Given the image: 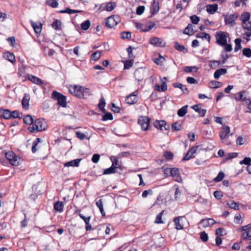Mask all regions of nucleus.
Returning <instances> with one entry per match:
<instances>
[{"instance_id": "1", "label": "nucleus", "mask_w": 251, "mask_h": 251, "mask_svg": "<svg viewBox=\"0 0 251 251\" xmlns=\"http://www.w3.org/2000/svg\"><path fill=\"white\" fill-rule=\"evenodd\" d=\"M69 92L73 96L80 99H87L91 95L89 88L76 84L70 85L68 87Z\"/></svg>"}, {"instance_id": "2", "label": "nucleus", "mask_w": 251, "mask_h": 251, "mask_svg": "<svg viewBox=\"0 0 251 251\" xmlns=\"http://www.w3.org/2000/svg\"><path fill=\"white\" fill-rule=\"evenodd\" d=\"M46 123L43 120L38 119L28 127V130L31 132L42 131L47 128Z\"/></svg>"}, {"instance_id": "3", "label": "nucleus", "mask_w": 251, "mask_h": 251, "mask_svg": "<svg viewBox=\"0 0 251 251\" xmlns=\"http://www.w3.org/2000/svg\"><path fill=\"white\" fill-rule=\"evenodd\" d=\"M6 158L13 166H18L19 164L20 158L12 151L6 152L5 154Z\"/></svg>"}, {"instance_id": "4", "label": "nucleus", "mask_w": 251, "mask_h": 251, "mask_svg": "<svg viewBox=\"0 0 251 251\" xmlns=\"http://www.w3.org/2000/svg\"><path fill=\"white\" fill-rule=\"evenodd\" d=\"M228 33L223 31H219L216 33V39L217 44L221 46H224L227 43V38Z\"/></svg>"}, {"instance_id": "5", "label": "nucleus", "mask_w": 251, "mask_h": 251, "mask_svg": "<svg viewBox=\"0 0 251 251\" xmlns=\"http://www.w3.org/2000/svg\"><path fill=\"white\" fill-rule=\"evenodd\" d=\"M224 21L225 24L233 26L236 25V20H237L238 15L237 13L230 14L228 15H224Z\"/></svg>"}, {"instance_id": "6", "label": "nucleus", "mask_w": 251, "mask_h": 251, "mask_svg": "<svg viewBox=\"0 0 251 251\" xmlns=\"http://www.w3.org/2000/svg\"><path fill=\"white\" fill-rule=\"evenodd\" d=\"M52 97L53 99L57 100L58 104L59 105L62 107H66V100L65 96L56 91H53L52 94Z\"/></svg>"}, {"instance_id": "7", "label": "nucleus", "mask_w": 251, "mask_h": 251, "mask_svg": "<svg viewBox=\"0 0 251 251\" xmlns=\"http://www.w3.org/2000/svg\"><path fill=\"white\" fill-rule=\"evenodd\" d=\"M120 22V17L118 16L113 15L107 18L106 25L109 28H112L116 26Z\"/></svg>"}, {"instance_id": "8", "label": "nucleus", "mask_w": 251, "mask_h": 251, "mask_svg": "<svg viewBox=\"0 0 251 251\" xmlns=\"http://www.w3.org/2000/svg\"><path fill=\"white\" fill-rule=\"evenodd\" d=\"M242 28L246 30L244 33V38L248 41L251 37V21H250L241 24Z\"/></svg>"}, {"instance_id": "9", "label": "nucleus", "mask_w": 251, "mask_h": 251, "mask_svg": "<svg viewBox=\"0 0 251 251\" xmlns=\"http://www.w3.org/2000/svg\"><path fill=\"white\" fill-rule=\"evenodd\" d=\"M230 131V127L228 126H224L222 128L219 132V136L222 143H226V140L228 138Z\"/></svg>"}, {"instance_id": "10", "label": "nucleus", "mask_w": 251, "mask_h": 251, "mask_svg": "<svg viewBox=\"0 0 251 251\" xmlns=\"http://www.w3.org/2000/svg\"><path fill=\"white\" fill-rule=\"evenodd\" d=\"M154 126L161 130H167L170 128L169 125L164 120H156L153 123Z\"/></svg>"}, {"instance_id": "11", "label": "nucleus", "mask_w": 251, "mask_h": 251, "mask_svg": "<svg viewBox=\"0 0 251 251\" xmlns=\"http://www.w3.org/2000/svg\"><path fill=\"white\" fill-rule=\"evenodd\" d=\"M245 91L240 92L235 96V99L237 101H242L245 103L247 105H251V100L250 99L247 98L244 96L245 94Z\"/></svg>"}, {"instance_id": "12", "label": "nucleus", "mask_w": 251, "mask_h": 251, "mask_svg": "<svg viewBox=\"0 0 251 251\" xmlns=\"http://www.w3.org/2000/svg\"><path fill=\"white\" fill-rule=\"evenodd\" d=\"M138 124L141 126L143 130H147L150 124L149 119L146 116H141L138 119Z\"/></svg>"}, {"instance_id": "13", "label": "nucleus", "mask_w": 251, "mask_h": 251, "mask_svg": "<svg viewBox=\"0 0 251 251\" xmlns=\"http://www.w3.org/2000/svg\"><path fill=\"white\" fill-rule=\"evenodd\" d=\"M198 146H193L191 148L182 160L184 161L188 160L191 158H194L195 157V154L198 151Z\"/></svg>"}, {"instance_id": "14", "label": "nucleus", "mask_w": 251, "mask_h": 251, "mask_svg": "<svg viewBox=\"0 0 251 251\" xmlns=\"http://www.w3.org/2000/svg\"><path fill=\"white\" fill-rule=\"evenodd\" d=\"M216 223L215 221L212 218H205L202 219L199 223L203 228L210 227Z\"/></svg>"}, {"instance_id": "15", "label": "nucleus", "mask_w": 251, "mask_h": 251, "mask_svg": "<svg viewBox=\"0 0 251 251\" xmlns=\"http://www.w3.org/2000/svg\"><path fill=\"white\" fill-rule=\"evenodd\" d=\"M150 43L157 47H162L165 45V42L162 39L155 37L151 38Z\"/></svg>"}, {"instance_id": "16", "label": "nucleus", "mask_w": 251, "mask_h": 251, "mask_svg": "<svg viewBox=\"0 0 251 251\" xmlns=\"http://www.w3.org/2000/svg\"><path fill=\"white\" fill-rule=\"evenodd\" d=\"M138 101L137 92H134L130 94L126 99V103L128 104H133Z\"/></svg>"}, {"instance_id": "17", "label": "nucleus", "mask_w": 251, "mask_h": 251, "mask_svg": "<svg viewBox=\"0 0 251 251\" xmlns=\"http://www.w3.org/2000/svg\"><path fill=\"white\" fill-rule=\"evenodd\" d=\"M184 220V219L182 217H178L174 219V222L177 230H181L183 228Z\"/></svg>"}, {"instance_id": "18", "label": "nucleus", "mask_w": 251, "mask_h": 251, "mask_svg": "<svg viewBox=\"0 0 251 251\" xmlns=\"http://www.w3.org/2000/svg\"><path fill=\"white\" fill-rule=\"evenodd\" d=\"M170 176L173 177L175 181L178 182H182V179L180 176L179 170L177 168H173Z\"/></svg>"}, {"instance_id": "19", "label": "nucleus", "mask_w": 251, "mask_h": 251, "mask_svg": "<svg viewBox=\"0 0 251 251\" xmlns=\"http://www.w3.org/2000/svg\"><path fill=\"white\" fill-rule=\"evenodd\" d=\"M26 78L33 83L37 85H40L44 83L43 81L40 78L32 75L27 74Z\"/></svg>"}, {"instance_id": "20", "label": "nucleus", "mask_w": 251, "mask_h": 251, "mask_svg": "<svg viewBox=\"0 0 251 251\" xmlns=\"http://www.w3.org/2000/svg\"><path fill=\"white\" fill-rule=\"evenodd\" d=\"M30 22L35 33L36 34L40 33L42 30V24L40 22L36 23L32 20H31Z\"/></svg>"}, {"instance_id": "21", "label": "nucleus", "mask_w": 251, "mask_h": 251, "mask_svg": "<svg viewBox=\"0 0 251 251\" xmlns=\"http://www.w3.org/2000/svg\"><path fill=\"white\" fill-rule=\"evenodd\" d=\"M145 71L142 68L137 69L134 73V75L138 81L142 80L144 76Z\"/></svg>"}, {"instance_id": "22", "label": "nucleus", "mask_w": 251, "mask_h": 251, "mask_svg": "<svg viewBox=\"0 0 251 251\" xmlns=\"http://www.w3.org/2000/svg\"><path fill=\"white\" fill-rule=\"evenodd\" d=\"M191 108L198 112L201 117H204L206 114V110L205 109H202L199 104L193 105Z\"/></svg>"}, {"instance_id": "23", "label": "nucleus", "mask_w": 251, "mask_h": 251, "mask_svg": "<svg viewBox=\"0 0 251 251\" xmlns=\"http://www.w3.org/2000/svg\"><path fill=\"white\" fill-rule=\"evenodd\" d=\"M251 15L248 12L243 13L240 17V20L241 21V24L250 21Z\"/></svg>"}, {"instance_id": "24", "label": "nucleus", "mask_w": 251, "mask_h": 251, "mask_svg": "<svg viewBox=\"0 0 251 251\" xmlns=\"http://www.w3.org/2000/svg\"><path fill=\"white\" fill-rule=\"evenodd\" d=\"M218 9V4H208L206 6V10L207 12L211 14H213Z\"/></svg>"}, {"instance_id": "25", "label": "nucleus", "mask_w": 251, "mask_h": 251, "mask_svg": "<svg viewBox=\"0 0 251 251\" xmlns=\"http://www.w3.org/2000/svg\"><path fill=\"white\" fill-rule=\"evenodd\" d=\"M226 73L227 70L225 68L217 70L214 74V77L215 79H218L220 76L226 74Z\"/></svg>"}, {"instance_id": "26", "label": "nucleus", "mask_w": 251, "mask_h": 251, "mask_svg": "<svg viewBox=\"0 0 251 251\" xmlns=\"http://www.w3.org/2000/svg\"><path fill=\"white\" fill-rule=\"evenodd\" d=\"M80 160V159H74L66 163L64 166L66 167H78Z\"/></svg>"}, {"instance_id": "27", "label": "nucleus", "mask_w": 251, "mask_h": 251, "mask_svg": "<svg viewBox=\"0 0 251 251\" xmlns=\"http://www.w3.org/2000/svg\"><path fill=\"white\" fill-rule=\"evenodd\" d=\"M3 57L11 62V63H14L15 62V57L14 55L12 53L9 52H5L3 54Z\"/></svg>"}, {"instance_id": "28", "label": "nucleus", "mask_w": 251, "mask_h": 251, "mask_svg": "<svg viewBox=\"0 0 251 251\" xmlns=\"http://www.w3.org/2000/svg\"><path fill=\"white\" fill-rule=\"evenodd\" d=\"M155 89L159 92H164L167 89V85L166 82L162 81L161 85L156 84L155 86Z\"/></svg>"}, {"instance_id": "29", "label": "nucleus", "mask_w": 251, "mask_h": 251, "mask_svg": "<svg viewBox=\"0 0 251 251\" xmlns=\"http://www.w3.org/2000/svg\"><path fill=\"white\" fill-rule=\"evenodd\" d=\"M29 97L28 95H25L22 100V106L25 109H28L29 108Z\"/></svg>"}, {"instance_id": "30", "label": "nucleus", "mask_w": 251, "mask_h": 251, "mask_svg": "<svg viewBox=\"0 0 251 251\" xmlns=\"http://www.w3.org/2000/svg\"><path fill=\"white\" fill-rule=\"evenodd\" d=\"M194 26L191 24H189L188 26L185 28L183 33L184 34L191 35H193L194 33Z\"/></svg>"}, {"instance_id": "31", "label": "nucleus", "mask_w": 251, "mask_h": 251, "mask_svg": "<svg viewBox=\"0 0 251 251\" xmlns=\"http://www.w3.org/2000/svg\"><path fill=\"white\" fill-rule=\"evenodd\" d=\"M221 82L218 81H211L208 84V86L210 88L216 89L221 87Z\"/></svg>"}, {"instance_id": "32", "label": "nucleus", "mask_w": 251, "mask_h": 251, "mask_svg": "<svg viewBox=\"0 0 251 251\" xmlns=\"http://www.w3.org/2000/svg\"><path fill=\"white\" fill-rule=\"evenodd\" d=\"M151 10L152 14H154L157 12L159 10L158 3L155 2V0H153L151 5Z\"/></svg>"}, {"instance_id": "33", "label": "nucleus", "mask_w": 251, "mask_h": 251, "mask_svg": "<svg viewBox=\"0 0 251 251\" xmlns=\"http://www.w3.org/2000/svg\"><path fill=\"white\" fill-rule=\"evenodd\" d=\"M208 64L211 69H214L221 65V61L217 60H211L209 61Z\"/></svg>"}, {"instance_id": "34", "label": "nucleus", "mask_w": 251, "mask_h": 251, "mask_svg": "<svg viewBox=\"0 0 251 251\" xmlns=\"http://www.w3.org/2000/svg\"><path fill=\"white\" fill-rule=\"evenodd\" d=\"M54 209L59 212H61L63 210V204L62 202L57 201L54 204Z\"/></svg>"}, {"instance_id": "35", "label": "nucleus", "mask_w": 251, "mask_h": 251, "mask_svg": "<svg viewBox=\"0 0 251 251\" xmlns=\"http://www.w3.org/2000/svg\"><path fill=\"white\" fill-rule=\"evenodd\" d=\"M96 205L99 207L102 216L103 217L105 216V212H104V210L103 208V204L101 200H99L98 201H97Z\"/></svg>"}, {"instance_id": "36", "label": "nucleus", "mask_w": 251, "mask_h": 251, "mask_svg": "<svg viewBox=\"0 0 251 251\" xmlns=\"http://www.w3.org/2000/svg\"><path fill=\"white\" fill-rule=\"evenodd\" d=\"M188 105H185L179 109L177 111V114L179 117L184 116L187 112Z\"/></svg>"}, {"instance_id": "37", "label": "nucleus", "mask_w": 251, "mask_h": 251, "mask_svg": "<svg viewBox=\"0 0 251 251\" xmlns=\"http://www.w3.org/2000/svg\"><path fill=\"white\" fill-rule=\"evenodd\" d=\"M174 86L175 87L180 89L184 93H188V89L185 87V86L180 83H176L174 84Z\"/></svg>"}, {"instance_id": "38", "label": "nucleus", "mask_w": 251, "mask_h": 251, "mask_svg": "<svg viewBox=\"0 0 251 251\" xmlns=\"http://www.w3.org/2000/svg\"><path fill=\"white\" fill-rule=\"evenodd\" d=\"M1 116L5 119H9L11 118V112L8 110H3L0 112Z\"/></svg>"}, {"instance_id": "39", "label": "nucleus", "mask_w": 251, "mask_h": 251, "mask_svg": "<svg viewBox=\"0 0 251 251\" xmlns=\"http://www.w3.org/2000/svg\"><path fill=\"white\" fill-rule=\"evenodd\" d=\"M154 24L153 23H148L144 25V28H143V31L147 32L151 30L154 26Z\"/></svg>"}, {"instance_id": "40", "label": "nucleus", "mask_w": 251, "mask_h": 251, "mask_svg": "<svg viewBox=\"0 0 251 251\" xmlns=\"http://www.w3.org/2000/svg\"><path fill=\"white\" fill-rule=\"evenodd\" d=\"M235 46L234 48V51L236 52L242 48L241 44V39L240 38H237L234 41Z\"/></svg>"}, {"instance_id": "41", "label": "nucleus", "mask_w": 251, "mask_h": 251, "mask_svg": "<svg viewBox=\"0 0 251 251\" xmlns=\"http://www.w3.org/2000/svg\"><path fill=\"white\" fill-rule=\"evenodd\" d=\"M247 141L246 136H239L236 140V143L238 145H242L244 144Z\"/></svg>"}, {"instance_id": "42", "label": "nucleus", "mask_w": 251, "mask_h": 251, "mask_svg": "<svg viewBox=\"0 0 251 251\" xmlns=\"http://www.w3.org/2000/svg\"><path fill=\"white\" fill-rule=\"evenodd\" d=\"M242 238L244 239H248L251 244V231L244 232L242 233Z\"/></svg>"}, {"instance_id": "43", "label": "nucleus", "mask_w": 251, "mask_h": 251, "mask_svg": "<svg viewBox=\"0 0 251 251\" xmlns=\"http://www.w3.org/2000/svg\"><path fill=\"white\" fill-rule=\"evenodd\" d=\"M102 51L98 50L93 52L92 54V59L96 61L100 59L101 56Z\"/></svg>"}, {"instance_id": "44", "label": "nucleus", "mask_w": 251, "mask_h": 251, "mask_svg": "<svg viewBox=\"0 0 251 251\" xmlns=\"http://www.w3.org/2000/svg\"><path fill=\"white\" fill-rule=\"evenodd\" d=\"M46 3L53 8L57 7L58 5V3L55 0H46Z\"/></svg>"}, {"instance_id": "45", "label": "nucleus", "mask_w": 251, "mask_h": 251, "mask_svg": "<svg viewBox=\"0 0 251 251\" xmlns=\"http://www.w3.org/2000/svg\"><path fill=\"white\" fill-rule=\"evenodd\" d=\"M90 22L89 20H86L81 24V28L84 30H86L90 27Z\"/></svg>"}, {"instance_id": "46", "label": "nucleus", "mask_w": 251, "mask_h": 251, "mask_svg": "<svg viewBox=\"0 0 251 251\" xmlns=\"http://www.w3.org/2000/svg\"><path fill=\"white\" fill-rule=\"evenodd\" d=\"M61 22L58 20H56L52 24V27L55 30H60L61 27Z\"/></svg>"}, {"instance_id": "47", "label": "nucleus", "mask_w": 251, "mask_h": 251, "mask_svg": "<svg viewBox=\"0 0 251 251\" xmlns=\"http://www.w3.org/2000/svg\"><path fill=\"white\" fill-rule=\"evenodd\" d=\"M182 125L178 122H175L172 125V129L174 131L179 130L181 129Z\"/></svg>"}, {"instance_id": "48", "label": "nucleus", "mask_w": 251, "mask_h": 251, "mask_svg": "<svg viewBox=\"0 0 251 251\" xmlns=\"http://www.w3.org/2000/svg\"><path fill=\"white\" fill-rule=\"evenodd\" d=\"M164 211L162 210L160 213L157 215L156 217V219L155 220V223L156 224H162L163 223V221L162 220V216L164 213Z\"/></svg>"}, {"instance_id": "49", "label": "nucleus", "mask_w": 251, "mask_h": 251, "mask_svg": "<svg viewBox=\"0 0 251 251\" xmlns=\"http://www.w3.org/2000/svg\"><path fill=\"white\" fill-rule=\"evenodd\" d=\"M116 6L115 2L107 3L105 5V9L107 11H111Z\"/></svg>"}, {"instance_id": "50", "label": "nucleus", "mask_w": 251, "mask_h": 251, "mask_svg": "<svg viewBox=\"0 0 251 251\" xmlns=\"http://www.w3.org/2000/svg\"><path fill=\"white\" fill-rule=\"evenodd\" d=\"M116 170L113 167L111 166L109 168L104 169L103 174V175H109V174L115 173H116Z\"/></svg>"}, {"instance_id": "51", "label": "nucleus", "mask_w": 251, "mask_h": 251, "mask_svg": "<svg viewBox=\"0 0 251 251\" xmlns=\"http://www.w3.org/2000/svg\"><path fill=\"white\" fill-rule=\"evenodd\" d=\"M24 121L26 124L31 125L33 124V118L30 115H26L24 118Z\"/></svg>"}, {"instance_id": "52", "label": "nucleus", "mask_w": 251, "mask_h": 251, "mask_svg": "<svg viewBox=\"0 0 251 251\" xmlns=\"http://www.w3.org/2000/svg\"><path fill=\"white\" fill-rule=\"evenodd\" d=\"M243 54L248 57L251 58V50L250 48H244L243 50Z\"/></svg>"}, {"instance_id": "53", "label": "nucleus", "mask_w": 251, "mask_h": 251, "mask_svg": "<svg viewBox=\"0 0 251 251\" xmlns=\"http://www.w3.org/2000/svg\"><path fill=\"white\" fill-rule=\"evenodd\" d=\"M112 164L111 166L113 167L115 170L116 168H120L121 165L120 163H119V161L116 157H115L113 160H112Z\"/></svg>"}, {"instance_id": "54", "label": "nucleus", "mask_w": 251, "mask_h": 251, "mask_svg": "<svg viewBox=\"0 0 251 251\" xmlns=\"http://www.w3.org/2000/svg\"><path fill=\"white\" fill-rule=\"evenodd\" d=\"M197 37L201 38H205L207 39L208 41H209L210 39L209 34L203 32L197 34Z\"/></svg>"}, {"instance_id": "55", "label": "nucleus", "mask_w": 251, "mask_h": 251, "mask_svg": "<svg viewBox=\"0 0 251 251\" xmlns=\"http://www.w3.org/2000/svg\"><path fill=\"white\" fill-rule=\"evenodd\" d=\"M225 176V174L223 172H220L218 176L214 178V180L216 182H220L222 180Z\"/></svg>"}, {"instance_id": "56", "label": "nucleus", "mask_w": 251, "mask_h": 251, "mask_svg": "<svg viewBox=\"0 0 251 251\" xmlns=\"http://www.w3.org/2000/svg\"><path fill=\"white\" fill-rule=\"evenodd\" d=\"M197 201L201 204L205 205H208L209 204L208 201L207 199H204L201 197H199L197 200Z\"/></svg>"}, {"instance_id": "57", "label": "nucleus", "mask_w": 251, "mask_h": 251, "mask_svg": "<svg viewBox=\"0 0 251 251\" xmlns=\"http://www.w3.org/2000/svg\"><path fill=\"white\" fill-rule=\"evenodd\" d=\"M226 234L224 228H218L216 230V234L218 236H224Z\"/></svg>"}, {"instance_id": "58", "label": "nucleus", "mask_w": 251, "mask_h": 251, "mask_svg": "<svg viewBox=\"0 0 251 251\" xmlns=\"http://www.w3.org/2000/svg\"><path fill=\"white\" fill-rule=\"evenodd\" d=\"M40 142V139L37 138L33 143L32 147V151L33 153H35L37 149H36V146Z\"/></svg>"}, {"instance_id": "59", "label": "nucleus", "mask_w": 251, "mask_h": 251, "mask_svg": "<svg viewBox=\"0 0 251 251\" xmlns=\"http://www.w3.org/2000/svg\"><path fill=\"white\" fill-rule=\"evenodd\" d=\"M247 0H238L234 2V5L236 7L240 6L241 4L242 5H246V1Z\"/></svg>"}, {"instance_id": "60", "label": "nucleus", "mask_w": 251, "mask_h": 251, "mask_svg": "<svg viewBox=\"0 0 251 251\" xmlns=\"http://www.w3.org/2000/svg\"><path fill=\"white\" fill-rule=\"evenodd\" d=\"M227 205L229 207L235 210L239 209V205L234 201H231L230 202L227 203Z\"/></svg>"}, {"instance_id": "61", "label": "nucleus", "mask_w": 251, "mask_h": 251, "mask_svg": "<svg viewBox=\"0 0 251 251\" xmlns=\"http://www.w3.org/2000/svg\"><path fill=\"white\" fill-rule=\"evenodd\" d=\"M251 162V158L250 157H245L243 160L240 161V164H246V165H249Z\"/></svg>"}, {"instance_id": "62", "label": "nucleus", "mask_w": 251, "mask_h": 251, "mask_svg": "<svg viewBox=\"0 0 251 251\" xmlns=\"http://www.w3.org/2000/svg\"><path fill=\"white\" fill-rule=\"evenodd\" d=\"M250 229H251V224H249L246 226H243L241 228H240L239 229V231H244V232H247V231H250L249 230Z\"/></svg>"}, {"instance_id": "63", "label": "nucleus", "mask_w": 251, "mask_h": 251, "mask_svg": "<svg viewBox=\"0 0 251 251\" xmlns=\"http://www.w3.org/2000/svg\"><path fill=\"white\" fill-rule=\"evenodd\" d=\"M165 61V58L159 55L158 58H156L154 59V62L158 65H161L163 62Z\"/></svg>"}, {"instance_id": "64", "label": "nucleus", "mask_w": 251, "mask_h": 251, "mask_svg": "<svg viewBox=\"0 0 251 251\" xmlns=\"http://www.w3.org/2000/svg\"><path fill=\"white\" fill-rule=\"evenodd\" d=\"M191 22L194 24H198L200 21V18L196 15H193L190 17Z\"/></svg>"}]
</instances>
